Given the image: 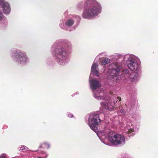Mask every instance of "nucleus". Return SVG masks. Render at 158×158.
I'll use <instances>...</instances> for the list:
<instances>
[{
    "instance_id": "obj_28",
    "label": "nucleus",
    "mask_w": 158,
    "mask_h": 158,
    "mask_svg": "<svg viewBox=\"0 0 158 158\" xmlns=\"http://www.w3.org/2000/svg\"><path fill=\"white\" fill-rule=\"evenodd\" d=\"M124 158H131L130 156L127 155L125 157H124Z\"/></svg>"
},
{
    "instance_id": "obj_22",
    "label": "nucleus",
    "mask_w": 158,
    "mask_h": 158,
    "mask_svg": "<svg viewBox=\"0 0 158 158\" xmlns=\"http://www.w3.org/2000/svg\"><path fill=\"white\" fill-rule=\"evenodd\" d=\"M5 19V18L3 16L2 13L0 11V20Z\"/></svg>"
},
{
    "instance_id": "obj_11",
    "label": "nucleus",
    "mask_w": 158,
    "mask_h": 158,
    "mask_svg": "<svg viewBox=\"0 0 158 158\" xmlns=\"http://www.w3.org/2000/svg\"><path fill=\"white\" fill-rule=\"evenodd\" d=\"M115 102L114 101L113 103L110 102H101L100 103L101 106L106 110L109 111H112L114 108V106Z\"/></svg>"
},
{
    "instance_id": "obj_2",
    "label": "nucleus",
    "mask_w": 158,
    "mask_h": 158,
    "mask_svg": "<svg viewBox=\"0 0 158 158\" xmlns=\"http://www.w3.org/2000/svg\"><path fill=\"white\" fill-rule=\"evenodd\" d=\"M97 135L102 143L108 145H110L105 143L103 140L107 139L113 144L118 146L123 145L125 143V138L123 135L115 134L109 129L100 131L97 133Z\"/></svg>"
},
{
    "instance_id": "obj_13",
    "label": "nucleus",
    "mask_w": 158,
    "mask_h": 158,
    "mask_svg": "<svg viewBox=\"0 0 158 158\" xmlns=\"http://www.w3.org/2000/svg\"><path fill=\"white\" fill-rule=\"evenodd\" d=\"M133 125L128 123L125 128V131L127 133L129 136H132L134 135Z\"/></svg>"
},
{
    "instance_id": "obj_32",
    "label": "nucleus",
    "mask_w": 158,
    "mask_h": 158,
    "mask_svg": "<svg viewBox=\"0 0 158 158\" xmlns=\"http://www.w3.org/2000/svg\"><path fill=\"white\" fill-rule=\"evenodd\" d=\"M77 25H78V24H79L78 23H77Z\"/></svg>"
},
{
    "instance_id": "obj_21",
    "label": "nucleus",
    "mask_w": 158,
    "mask_h": 158,
    "mask_svg": "<svg viewBox=\"0 0 158 158\" xmlns=\"http://www.w3.org/2000/svg\"><path fill=\"white\" fill-rule=\"evenodd\" d=\"M83 2H80L77 5V6L80 9L83 7Z\"/></svg>"
},
{
    "instance_id": "obj_6",
    "label": "nucleus",
    "mask_w": 158,
    "mask_h": 158,
    "mask_svg": "<svg viewBox=\"0 0 158 158\" xmlns=\"http://www.w3.org/2000/svg\"><path fill=\"white\" fill-rule=\"evenodd\" d=\"M11 57L18 63L26 64L29 61V58L26 53L19 50H13L12 52Z\"/></svg>"
},
{
    "instance_id": "obj_29",
    "label": "nucleus",
    "mask_w": 158,
    "mask_h": 158,
    "mask_svg": "<svg viewBox=\"0 0 158 158\" xmlns=\"http://www.w3.org/2000/svg\"><path fill=\"white\" fill-rule=\"evenodd\" d=\"M131 118H134L135 119H136V118H135V117H134L133 116H132L131 117Z\"/></svg>"
},
{
    "instance_id": "obj_27",
    "label": "nucleus",
    "mask_w": 158,
    "mask_h": 158,
    "mask_svg": "<svg viewBox=\"0 0 158 158\" xmlns=\"http://www.w3.org/2000/svg\"><path fill=\"white\" fill-rule=\"evenodd\" d=\"M117 99H118L119 101H120L121 100V98L120 97H117Z\"/></svg>"
},
{
    "instance_id": "obj_30",
    "label": "nucleus",
    "mask_w": 158,
    "mask_h": 158,
    "mask_svg": "<svg viewBox=\"0 0 158 158\" xmlns=\"http://www.w3.org/2000/svg\"><path fill=\"white\" fill-rule=\"evenodd\" d=\"M68 12V11H67V10H66V11L65 12V13H67V12Z\"/></svg>"
},
{
    "instance_id": "obj_3",
    "label": "nucleus",
    "mask_w": 158,
    "mask_h": 158,
    "mask_svg": "<svg viewBox=\"0 0 158 158\" xmlns=\"http://www.w3.org/2000/svg\"><path fill=\"white\" fill-rule=\"evenodd\" d=\"M84 6L85 9L83 12L82 16L85 19L94 18L101 12L102 6L95 0H86Z\"/></svg>"
},
{
    "instance_id": "obj_14",
    "label": "nucleus",
    "mask_w": 158,
    "mask_h": 158,
    "mask_svg": "<svg viewBox=\"0 0 158 158\" xmlns=\"http://www.w3.org/2000/svg\"><path fill=\"white\" fill-rule=\"evenodd\" d=\"M3 13L5 14H9L10 11V7L9 4L6 2L3 4L2 6Z\"/></svg>"
},
{
    "instance_id": "obj_18",
    "label": "nucleus",
    "mask_w": 158,
    "mask_h": 158,
    "mask_svg": "<svg viewBox=\"0 0 158 158\" xmlns=\"http://www.w3.org/2000/svg\"><path fill=\"white\" fill-rule=\"evenodd\" d=\"M110 60L108 58H106L103 60L102 61V65H106L108 64L109 63H110Z\"/></svg>"
},
{
    "instance_id": "obj_25",
    "label": "nucleus",
    "mask_w": 158,
    "mask_h": 158,
    "mask_svg": "<svg viewBox=\"0 0 158 158\" xmlns=\"http://www.w3.org/2000/svg\"><path fill=\"white\" fill-rule=\"evenodd\" d=\"M0 158H6V155L4 154H2L0 157Z\"/></svg>"
},
{
    "instance_id": "obj_8",
    "label": "nucleus",
    "mask_w": 158,
    "mask_h": 158,
    "mask_svg": "<svg viewBox=\"0 0 158 158\" xmlns=\"http://www.w3.org/2000/svg\"><path fill=\"white\" fill-rule=\"evenodd\" d=\"M127 60L126 64L128 68L131 71H137L139 67V59L133 54L127 56Z\"/></svg>"
},
{
    "instance_id": "obj_20",
    "label": "nucleus",
    "mask_w": 158,
    "mask_h": 158,
    "mask_svg": "<svg viewBox=\"0 0 158 158\" xmlns=\"http://www.w3.org/2000/svg\"><path fill=\"white\" fill-rule=\"evenodd\" d=\"M40 154H41L43 155V157L44 158H46L48 156V154L46 152H42L40 153Z\"/></svg>"
},
{
    "instance_id": "obj_7",
    "label": "nucleus",
    "mask_w": 158,
    "mask_h": 158,
    "mask_svg": "<svg viewBox=\"0 0 158 158\" xmlns=\"http://www.w3.org/2000/svg\"><path fill=\"white\" fill-rule=\"evenodd\" d=\"M99 114L97 113H91L89 115L88 119V124L90 128L97 133L98 131V126L101 122Z\"/></svg>"
},
{
    "instance_id": "obj_24",
    "label": "nucleus",
    "mask_w": 158,
    "mask_h": 158,
    "mask_svg": "<svg viewBox=\"0 0 158 158\" xmlns=\"http://www.w3.org/2000/svg\"><path fill=\"white\" fill-rule=\"evenodd\" d=\"M6 2H5V0H0V5H1L2 6L3 4Z\"/></svg>"
},
{
    "instance_id": "obj_9",
    "label": "nucleus",
    "mask_w": 158,
    "mask_h": 158,
    "mask_svg": "<svg viewBox=\"0 0 158 158\" xmlns=\"http://www.w3.org/2000/svg\"><path fill=\"white\" fill-rule=\"evenodd\" d=\"M71 18L66 19L64 22L62 20L60 21V26L62 29L68 30V27L72 26L74 23V20L77 19L78 21L81 20V17L78 15H71Z\"/></svg>"
},
{
    "instance_id": "obj_16",
    "label": "nucleus",
    "mask_w": 158,
    "mask_h": 158,
    "mask_svg": "<svg viewBox=\"0 0 158 158\" xmlns=\"http://www.w3.org/2000/svg\"><path fill=\"white\" fill-rule=\"evenodd\" d=\"M129 78L132 82L135 83L137 82L139 80V74L138 73L134 72L130 74Z\"/></svg>"
},
{
    "instance_id": "obj_4",
    "label": "nucleus",
    "mask_w": 158,
    "mask_h": 158,
    "mask_svg": "<svg viewBox=\"0 0 158 158\" xmlns=\"http://www.w3.org/2000/svg\"><path fill=\"white\" fill-rule=\"evenodd\" d=\"M127 66L123 64L121 65H116L114 64H111L109 66L110 69L109 78L114 82L118 83L122 79L123 76L128 74L130 73Z\"/></svg>"
},
{
    "instance_id": "obj_1",
    "label": "nucleus",
    "mask_w": 158,
    "mask_h": 158,
    "mask_svg": "<svg viewBox=\"0 0 158 158\" xmlns=\"http://www.w3.org/2000/svg\"><path fill=\"white\" fill-rule=\"evenodd\" d=\"M63 46L54 48L52 47L51 51L56 61L60 65L64 66L69 61V56L72 52V46L71 42L67 40L60 41Z\"/></svg>"
},
{
    "instance_id": "obj_19",
    "label": "nucleus",
    "mask_w": 158,
    "mask_h": 158,
    "mask_svg": "<svg viewBox=\"0 0 158 158\" xmlns=\"http://www.w3.org/2000/svg\"><path fill=\"white\" fill-rule=\"evenodd\" d=\"M28 148L26 146L22 145L20 148H18V149L20 151H23V152H26L28 149Z\"/></svg>"
},
{
    "instance_id": "obj_23",
    "label": "nucleus",
    "mask_w": 158,
    "mask_h": 158,
    "mask_svg": "<svg viewBox=\"0 0 158 158\" xmlns=\"http://www.w3.org/2000/svg\"><path fill=\"white\" fill-rule=\"evenodd\" d=\"M68 117L69 118H72L73 117V115L71 113H68L67 114Z\"/></svg>"
},
{
    "instance_id": "obj_33",
    "label": "nucleus",
    "mask_w": 158,
    "mask_h": 158,
    "mask_svg": "<svg viewBox=\"0 0 158 158\" xmlns=\"http://www.w3.org/2000/svg\"><path fill=\"white\" fill-rule=\"evenodd\" d=\"M100 55V54H99L98 55V56H99V55Z\"/></svg>"
},
{
    "instance_id": "obj_31",
    "label": "nucleus",
    "mask_w": 158,
    "mask_h": 158,
    "mask_svg": "<svg viewBox=\"0 0 158 158\" xmlns=\"http://www.w3.org/2000/svg\"><path fill=\"white\" fill-rule=\"evenodd\" d=\"M37 158H41V157H38Z\"/></svg>"
},
{
    "instance_id": "obj_17",
    "label": "nucleus",
    "mask_w": 158,
    "mask_h": 158,
    "mask_svg": "<svg viewBox=\"0 0 158 158\" xmlns=\"http://www.w3.org/2000/svg\"><path fill=\"white\" fill-rule=\"evenodd\" d=\"M50 147V144L47 142H44L42 143L40 146H39V148H46L47 149H48Z\"/></svg>"
},
{
    "instance_id": "obj_12",
    "label": "nucleus",
    "mask_w": 158,
    "mask_h": 158,
    "mask_svg": "<svg viewBox=\"0 0 158 158\" xmlns=\"http://www.w3.org/2000/svg\"><path fill=\"white\" fill-rule=\"evenodd\" d=\"M98 65L97 64L93 63L91 67V73L90 75V78L91 77L92 75H95L98 77L99 76L98 72Z\"/></svg>"
},
{
    "instance_id": "obj_5",
    "label": "nucleus",
    "mask_w": 158,
    "mask_h": 158,
    "mask_svg": "<svg viewBox=\"0 0 158 158\" xmlns=\"http://www.w3.org/2000/svg\"><path fill=\"white\" fill-rule=\"evenodd\" d=\"M90 88L93 92V97L98 100H108L109 99L107 94L100 87L101 86L100 82L97 79H93L92 77L89 78Z\"/></svg>"
},
{
    "instance_id": "obj_26",
    "label": "nucleus",
    "mask_w": 158,
    "mask_h": 158,
    "mask_svg": "<svg viewBox=\"0 0 158 158\" xmlns=\"http://www.w3.org/2000/svg\"><path fill=\"white\" fill-rule=\"evenodd\" d=\"M76 29V27L74 26V27H73L72 28V29L71 30L70 29L69 30V31H72V30H73L75 29Z\"/></svg>"
},
{
    "instance_id": "obj_15",
    "label": "nucleus",
    "mask_w": 158,
    "mask_h": 158,
    "mask_svg": "<svg viewBox=\"0 0 158 158\" xmlns=\"http://www.w3.org/2000/svg\"><path fill=\"white\" fill-rule=\"evenodd\" d=\"M134 106V105L133 102L132 103V104L131 105L129 104L127 106L126 105H125L123 106H120L119 108V111L121 113L124 114L126 111L131 110V108L133 107Z\"/></svg>"
},
{
    "instance_id": "obj_10",
    "label": "nucleus",
    "mask_w": 158,
    "mask_h": 158,
    "mask_svg": "<svg viewBox=\"0 0 158 158\" xmlns=\"http://www.w3.org/2000/svg\"><path fill=\"white\" fill-rule=\"evenodd\" d=\"M131 54H127L126 55H119L116 56L115 57V59L116 60L114 62L113 64H114L116 65H118L121 66L122 62L124 61H125L126 63L127 62V60L128 59L127 58V56L130 55Z\"/></svg>"
}]
</instances>
